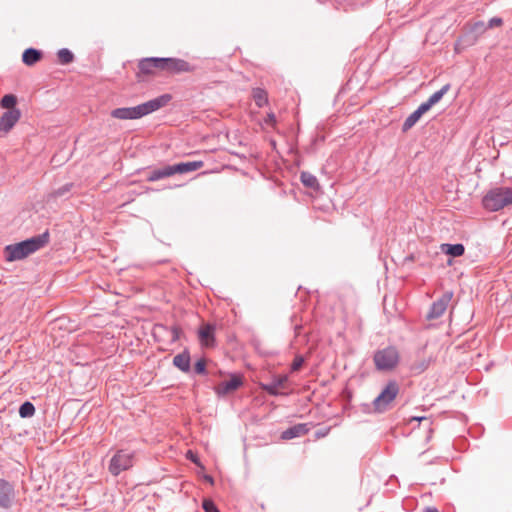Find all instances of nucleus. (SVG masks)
<instances>
[{
  "label": "nucleus",
  "mask_w": 512,
  "mask_h": 512,
  "mask_svg": "<svg viewBox=\"0 0 512 512\" xmlns=\"http://www.w3.org/2000/svg\"><path fill=\"white\" fill-rule=\"evenodd\" d=\"M171 95L164 94L135 107L116 108L111 111V116L119 120H135L148 115L168 104Z\"/></svg>",
  "instance_id": "nucleus-1"
},
{
  "label": "nucleus",
  "mask_w": 512,
  "mask_h": 512,
  "mask_svg": "<svg viewBox=\"0 0 512 512\" xmlns=\"http://www.w3.org/2000/svg\"><path fill=\"white\" fill-rule=\"evenodd\" d=\"M48 240V233H44L25 241L8 245L4 248L5 259L8 262L22 260L44 247Z\"/></svg>",
  "instance_id": "nucleus-2"
},
{
  "label": "nucleus",
  "mask_w": 512,
  "mask_h": 512,
  "mask_svg": "<svg viewBox=\"0 0 512 512\" xmlns=\"http://www.w3.org/2000/svg\"><path fill=\"white\" fill-rule=\"evenodd\" d=\"M485 209L495 212L512 205V188L497 187L486 193L482 200Z\"/></svg>",
  "instance_id": "nucleus-3"
},
{
  "label": "nucleus",
  "mask_w": 512,
  "mask_h": 512,
  "mask_svg": "<svg viewBox=\"0 0 512 512\" xmlns=\"http://www.w3.org/2000/svg\"><path fill=\"white\" fill-rule=\"evenodd\" d=\"M399 352L393 347L379 350L374 355V362L378 370H393L399 363Z\"/></svg>",
  "instance_id": "nucleus-4"
},
{
  "label": "nucleus",
  "mask_w": 512,
  "mask_h": 512,
  "mask_svg": "<svg viewBox=\"0 0 512 512\" xmlns=\"http://www.w3.org/2000/svg\"><path fill=\"white\" fill-rule=\"evenodd\" d=\"M134 453L125 450H119L110 460L109 472L117 476L121 472L130 469L133 466Z\"/></svg>",
  "instance_id": "nucleus-5"
},
{
  "label": "nucleus",
  "mask_w": 512,
  "mask_h": 512,
  "mask_svg": "<svg viewBox=\"0 0 512 512\" xmlns=\"http://www.w3.org/2000/svg\"><path fill=\"white\" fill-rule=\"evenodd\" d=\"M399 387L396 382H389L380 395L374 400L375 410L384 411L388 405L396 398Z\"/></svg>",
  "instance_id": "nucleus-6"
},
{
  "label": "nucleus",
  "mask_w": 512,
  "mask_h": 512,
  "mask_svg": "<svg viewBox=\"0 0 512 512\" xmlns=\"http://www.w3.org/2000/svg\"><path fill=\"white\" fill-rule=\"evenodd\" d=\"M162 72L178 74L194 71V67L187 61L178 58H162Z\"/></svg>",
  "instance_id": "nucleus-7"
},
{
  "label": "nucleus",
  "mask_w": 512,
  "mask_h": 512,
  "mask_svg": "<svg viewBox=\"0 0 512 512\" xmlns=\"http://www.w3.org/2000/svg\"><path fill=\"white\" fill-rule=\"evenodd\" d=\"M162 58H145L138 63V74L137 76H154L159 72H162V64L160 63Z\"/></svg>",
  "instance_id": "nucleus-8"
},
{
  "label": "nucleus",
  "mask_w": 512,
  "mask_h": 512,
  "mask_svg": "<svg viewBox=\"0 0 512 512\" xmlns=\"http://www.w3.org/2000/svg\"><path fill=\"white\" fill-rule=\"evenodd\" d=\"M16 492L14 486L5 479L0 478V507L10 508L15 500Z\"/></svg>",
  "instance_id": "nucleus-9"
},
{
  "label": "nucleus",
  "mask_w": 512,
  "mask_h": 512,
  "mask_svg": "<svg viewBox=\"0 0 512 512\" xmlns=\"http://www.w3.org/2000/svg\"><path fill=\"white\" fill-rule=\"evenodd\" d=\"M21 112L19 109H12L4 112L0 117V131L8 133L19 121Z\"/></svg>",
  "instance_id": "nucleus-10"
},
{
  "label": "nucleus",
  "mask_w": 512,
  "mask_h": 512,
  "mask_svg": "<svg viewBox=\"0 0 512 512\" xmlns=\"http://www.w3.org/2000/svg\"><path fill=\"white\" fill-rule=\"evenodd\" d=\"M242 385V378L233 375L229 380L222 381L216 387V393L219 395H227L234 392Z\"/></svg>",
  "instance_id": "nucleus-11"
},
{
  "label": "nucleus",
  "mask_w": 512,
  "mask_h": 512,
  "mask_svg": "<svg viewBox=\"0 0 512 512\" xmlns=\"http://www.w3.org/2000/svg\"><path fill=\"white\" fill-rule=\"evenodd\" d=\"M452 293H445L439 300L433 303L428 318L434 319L440 317L447 309L449 302L451 301Z\"/></svg>",
  "instance_id": "nucleus-12"
},
{
  "label": "nucleus",
  "mask_w": 512,
  "mask_h": 512,
  "mask_svg": "<svg viewBox=\"0 0 512 512\" xmlns=\"http://www.w3.org/2000/svg\"><path fill=\"white\" fill-rule=\"evenodd\" d=\"M310 430L309 424L300 423L296 424L293 427H290L282 432L281 439L282 440H290L296 437H301L306 435Z\"/></svg>",
  "instance_id": "nucleus-13"
},
{
  "label": "nucleus",
  "mask_w": 512,
  "mask_h": 512,
  "mask_svg": "<svg viewBox=\"0 0 512 512\" xmlns=\"http://www.w3.org/2000/svg\"><path fill=\"white\" fill-rule=\"evenodd\" d=\"M174 175L175 174H185L192 171H196L201 169L204 166L203 161H192V162H184L178 163L175 165H171Z\"/></svg>",
  "instance_id": "nucleus-14"
},
{
  "label": "nucleus",
  "mask_w": 512,
  "mask_h": 512,
  "mask_svg": "<svg viewBox=\"0 0 512 512\" xmlns=\"http://www.w3.org/2000/svg\"><path fill=\"white\" fill-rule=\"evenodd\" d=\"M214 327L205 324L199 329V340L201 344L205 347H212L214 344Z\"/></svg>",
  "instance_id": "nucleus-15"
},
{
  "label": "nucleus",
  "mask_w": 512,
  "mask_h": 512,
  "mask_svg": "<svg viewBox=\"0 0 512 512\" xmlns=\"http://www.w3.org/2000/svg\"><path fill=\"white\" fill-rule=\"evenodd\" d=\"M41 59L42 52L34 48H28L22 54V61L27 66H33Z\"/></svg>",
  "instance_id": "nucleus-16"
},
{
  "label": "nucleus",
  "mask_w": 512,
  "mask_h": 512,
  "mask_svg": "<svg viewBox=\"0 0 512 512\" xmlns=\"http://www.w3.org/2000/svg\"><path fill=\"white\" fill-rule=\"evenodd\" d=\"M427 110L425 109V106L422 104L418 107L416 111H414L404 122L403 124V131L406 132L409 129H411L421 118V116L426 113Z\"/></svg>",
  "instance_id": "nucleus-17"
},
{
  "label": "nucleus",
  "mask_w": 512,
  "mask_h": 512,
  "mask_svg": "<svg viewBox=\"0 0 512 512\" xmlns=\"http://www.w3.org/2000/svg\"><path fill=\"white\" fill-rule=\"evenodd\" d=\"M449 90L450 84L444 85L439 91L432 94L426 102L422 103V105L425 106V109L428 111L433 105L438 103Z\"/></svg>",
  "instance_id": "nucleus-18"
},
{
  "label": "nucleus",
  "mask_w": 512,
  "mask_h": 512,
  "mask_svg": "<svg viewBox=\"0 0 512 512\" xmlns=\"http://www.w3.org/2000/svg\"><path fill=\"white\" fill-rule=\"evenodd\" d=\"M172 166L168 165L160 169L153 170L147 177V180L150 182H154L160 180L162 178L173 176Z\"/></svg>",
  "instance_id": "nucleus-19"
},
{
  "label": "nucleus",
  "mask_w": 512,
  "mask_h": 512,
  "mask_svg": "<svg viewBox=\"0 0 512 512\" xmlns=\"http://www.w3.org/2000/svg\"><path fill=\"white\" fill-rule=\"evenodd\" d=\"M300 179H301L302 184L305 187L313 189V190H319L320 189L319 182H318L317 178L313 174L304 171V172L301 173Z\"/></svg>",
  "instance_id": "nucleus-20"
},
{
  "label": "nucleus",
  "mask_w": 512,
  "mask_h": 512,
  "mask_svg": "<svg viewBox=\"0 0 512 512\" xmlns=\"http://www.w3.org/2000/svg\"><path fill=\"white\" fill-rule=\"evenodd\" d=\"M441 250L453 257H459L464 254L465 248L462 244H442Z\"/></svg>",
  "instance_id": "nucleus-21"
},
{
  "label": "nucleus",
  "mask_w": 512,
  "mask_h": 512,
  "mask_svg": "<svg viewBox=\"0 0 512 512\" xmlns=\"http://www.w3.org/2000/svg\"><path fill=\"white\" fill-rule=\"evenodd\" d=\"M173 363L182 371H188L190 368V356L188 353H181L174 357Z\"/></svg>",
  "instance_id": "nucleus-22"
},
{
  "label": "nucleus",
  "mask_w": 512,
  "mask_h": 512,
  "mask_svg": "<svg viewBox=\"0 0 512 512\" xmlns=\"http://www.w3.org/2000/svg\"><path fill=\"white\" fill-rule=\"evenodd\" d=\"M253 99L258 107H263L268 102L267 92L263 89L256 88L253 90Z\"/></svg>",
  "instance_id": "nucleus-23"
},
{
  "label": "nucleus",
  "mask_w": 512,
  "mask_h": 512,
  "mask_svg": "<svg viewBox=\"0 0 512 512\" xmlns=\"http://www.w3.org/2000/svg\"><path fill=\"white\" fill-rule=\"evenodd\" d=\"M17 104V97L13 94H6L2 97L0 101V106L4 109L12 110L17 109L15 106Z\"/></svg>",
  "instance_id": "nucleus-24"
},
{
  "label": "nucleus",
  "mask_w": 512,
  "mask_h": 512,
  "mask_svg": "<svg viewBox=\"0 0 512 512\" xmlns=\"http://www.w3.org/2000/svg\"><path fill=\"white\" fill-rule=\"evenodd\" d=\"M57 56L61 64H68L72 62L74 58L72 52L66 48L60 49Z\"/></svg>",
  "instance_id": "nucleus-25"
},
{
  "label": "nucleus",
  "mask_w": 512,
  "mask_h": 512,
  "mask_svg": "<svg viewBox=\"0 0 512 512\" xmlns=\"http://www.w3.org/2000/svg\"><path fill=\"white\" fill-rule=\"evenodd\" d=\"M35 413V408L32 403L25 402L19 408V414L21 417H31Z\"/></svg>",
  "instance_id": "nucleus-26"
},
{
  "label": "nucleus",
  "mask_w": 512,
  "mask_h": 512,
  "mask_svg": "<svg viewBox=\"0 0 512 512\" xmlns=\"http://www.w3.org/2000/svg\"><path fill=\"white\" fill-rule=\"evenodd\" d=\"M202 507L205 512H220L218 508L215 506L212 500L205 499L203 501Z\"/></svg>",
  "instance_id": "nucleus-27"
},
{
  "label": "nucleus",
  "mask_w": 512,
  "mask_h": 512,
  "mask_svg": "<svg viewBox=\"0 0 512 512\" xmlns=\"http://www.w3.org/2000/svg\"><path fill=\"white\" fill-rule=\"evenodd\" d=\"M263 389L271 395H277L279 390L278 386L274 382L263 385Z\"/></svg>",
  "instance_id": "nucleus-28"
},
{
  "label": "nucleus",
  "mask_w": 512,
  "mask_h": 512,
  "mask_svg": "<svg viewBox=\"0 0 512 512\" xmlns=\"http://www.w3.org/2000/svg\"><path fill=\"white\" fill-rule=\"evenodd\" d=\"M272 382H274L278 386V388H282V387H284V384L287 382V376L286 375L275 376L273 378Z\"/></svg>",
  "instance_id": "nucleus-29"
},
{
  "label": "nucleus",
  "mask_w": 512,
  "mask_h": 512,
  "mask_svg": "<svg viewBox=\"0 0 512 512\" xmlns=\"http://www.w3.org/2000/svg\"><path fill=\"white\" fill-rule=\"evenodd\" d=\"M502 19L498 17H494L489 20L487 27L488 28H494V27H500L502 25Z\"/></svg>",
  "instance_id": "nucleus-30"
},
{
  "label": "nucleus",
  "mask_w": 512,
  "mask_h": 512,
  "mask_svg": "<svg viewBox=\"0 0 512 512\" xmlns=\"http://www.w3.org/2000/svg\"><path fill=\"white\" fill-rule=\"evenodd\" d=\"M303 358L302 357H296L292 363V366H291V369L293 371H297L301 368L302 364H303Z\"/></svg>",
  "instance_id": "nucleus-31"
},
{
  "label": "nucleus",
  "mask_w": 512,
  "mask_h": 512,
  "mask_svg": "<svg viewBox=\"0 0 512 512\" xmlns=\"http://www.w3.org/2000/svg\"><path fill=\"white\" fill-rule=\"evenodd\" d=\"M205 361L204 360H199L197 361V363L195 364V371L198 373V374H202L204 373L205 371Z\"/></svg>",
  "instance_id": "nucleus-32"
},
{
  "label": "nucleus",
  "mask_w": 512,
  "mask_h": 512,
  "mask_svg": "<svg viewBox=\"0 0 512 512\" xmlns=\"http://www.w3.org/2000/svg\"><path fill=\"white\" fill-rule=\"evenodd\" d=\"M186 457L188 459H190L192 462H194L195 464H197L198 466H200L198 456L193 451H191V450L187 451Z\"/></svg>",
  "instance_id": "nucleus-33"
},
{
  "label": "nucleus",
  "mask_w": 512,
  "mask_h": 512,
  "mask_svg": "<svg viewBox=\"0 0 512 512\" xmlns=\"http://www.w3.org/2000/svg\"><path fill=\"white\" fill-rule=\"evenodd\" d=\"M473 29H474V31H484L486 29V25L484 22L479 21L474 24Z\"/></svg>",
  "instance_id": "nucleus-34"
},
{
  "label": "nucleus",
  "mask_w": 512,
  "mask_h": 512,
  "mask_svg": "<svg viewBox=\"0 0 512 512\" xmlns=\"http://www.w3.org/2000/svg\"><path fill=\"white\" fill-rule=\"evenodd\" d=\"M171 337L172 341H177L180 338V329L178 327H173Z\"/></svg>",
  "instance_id": "nucleus-35"
},
{
  "label": "nucleus",
  "mask_w": 512,
  "mask_h": 512,
  "mask_svg": "<svg viewBox=\"0 0 512 512\" xmlns=\"http://www.w3.org/2000/svg\"><path fill=\"white\" fill-rule=\"evenodd\" d=\"M265 121H266V123H269V124L273 125L275 123V121H276L275 115L273 113L268 114V116H267Z\"/></svg>",
  "instance_id": "nucleus-36"
},
{
  "label": "nucleus",
  "mask_w": 512,
  "mask_h": 512,
  "mask_svg": "<svg viewBox=\"0 0 512 512\" xmlns=\"http://www.w3.org/2000/svg\"><path fill=\"white\" fill-rule=\"evenodd\" d=\"M412 420L422 421V420H427V418H426V417H419V418H418V417H413V418L411 419V421H412Z\"/></svg>",
  "instance_id": "nucleus-37"
},
{
  "label": "nucleus",
  "mask_w": 512,
  "mask_h": 512,
  "mask_svg": "<svg viewBox=\"0 0 512 512\" xmlns=\"http://www.w3.org/2000/svg\"><path fill=\"white\" fill-rule=\"evenodd\" d=\"M205 480L211 484L213 483V478L211 476H205Z\"/></svg>",
  "instance_id": "nucleus-38"
},
{
  "label": "nucleus",
  "mask_w": 512,
  "mask_h": 512,
  "mask_svg": "<svg viewBox=\"0 0 512 512\" xmlns=\"http://www.w3.org/2000/svg\"><path fill=\"white\" fill-rule=\"evenodd\" d=\"M427 512H438V510L434 507L427 508Z\"/></svg>",
  "instance_id": "nucleus-39"
}]
</instances>
